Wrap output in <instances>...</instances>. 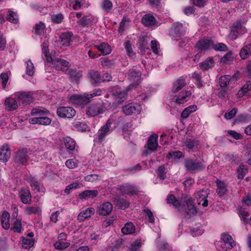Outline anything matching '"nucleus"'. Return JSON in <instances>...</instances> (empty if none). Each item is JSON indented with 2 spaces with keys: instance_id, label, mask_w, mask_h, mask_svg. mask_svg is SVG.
<instances>
[{
  "instance_id": "nucleus-1",
  "label": "nucleus",
  "mask_w": 251,
  "mask_h": 251,
  "mask_svg": "<svg viewBox=\"0 0 251 251\" xmlns=\"http://www.w3.org/2000/svg\"><path fill=\"white\" fill-rule=\"evenodd\" d=\"M166 201L168 203L172 204L177 208L178 211L182 213L187 219H190L198 212L194 199L187 195H183L179 200L176 199L173 195H170Z\"/></svg>"
},
{
  "instance_id": "nucleus-2",
  "label": "nucleus",
  "mask_w": 251,
  "mask_h": 251,
  "mask_svg": "<svg viewBox=\"0 0 251 251\" xmlns=\"http://www.w3.org/2000/svg\"><path fill=\"white\" fill-rule=\"evenodd\" d=\"M101 93V90L99 88L94 90L90 94L73 95L70 97L69 102L77 105H85L90 101V99L95 96H100Z\"/></svg>"
},
{
  "instance_id": "nucleus-3",
  "label": "nucleus",
  "mask_w": 251,
  "mask_h": 251,
  "mask_svg": "<svg viewBox=\"0 0 251 251\" xmlns=\"http://www.w3.org/2000/svg\"><path fill=\"white\" fill-rule=\"evenodd\" d=\"M245 21L239 19L235 21L230 26L229 38L232 41L235 40L239 36L247 32V29L245 26Z\"/></svg>"
},
{
  "instance_id": "nucleus-4",
  "label": "nucleus",
  "mask_w": 251,
  "mask_h": 251,
  "mask_svg": "<svg viewBox=\"0 0 251 251\" xmlns=\"http://www.w3.org/2000/svg\"><path fill=\"white\" fill-rule=\"evenodd\" d=\"M127 75L129 80L132 82V83L129 85L130 89L136 87L141 82L142 72L136 67H133L130 69Z\"/></svg>"
},
{
  "instance_id": "nucleus-5",
  "label": "nucleus",
  "mask_w": 251,
  "mask_h": 251,
  "mask_svg": "<svg viewBox=\"0 0 251 251\" xmlns=\"http://www.w3.org/2000/svg\"><path fill=\"white\" fill-rule=\"evenodd\" d=\"M112 121L108 119L106 124L99 129L96 137L94 139V142L100 144L104 140L105 137L112 131L111 128Z\"/></svg>"
},
{
  "instance_id": "nucleus-6",
  "label": "nucleus",
  "mask_w": 251,
  "mask_h": 251,
  "mask_svg": "<svg viewBox=\"0 0 251 251\" xmlns=\"http://www.w3.org/2000/svg\"><path fill=\"white\" fill-rule=\"evenodd\" d=\"M184 165L187 171L191 173L201 171L205 168L204 165L201 162L190 158H186L184 160Z\"/></svg>"
},
{
  "instance_id": "nucleus-7",
  "label": "nucleus",
  "mask_w": 251,
  "mask_h": 251,
  "mask_svg": "<svg viewBox=\"0 0 251 251\" xmlns=\"http://www.w3.org/2000/svg\"><path fill=\"white\" fill-rule=\"evenodd\" d=\"M57 115L61 118L72 119L76 115V111L71 106H60L56 109Z\"/></svg>"
},
{
  "instance_id": "nucleus-8",
  "label": "nucleus",
  "mask_w": 251,
  "mask_h": 251,
  "mask_svg": "<svg viewBox=\"0 0 251 251\" xmlns=\"http://www.w3.org/2000/svg\"><path fill=\"white\" fill-rule=\"evenodd\" d=\"M29 160L26 148L19 150L16 153L14 161L18 165H26Z\"/></svg>"
},
{
  "instance_id": "nucleus-9",
  "label": "nucleus",
  "mask_w": 251,
  "mask_h": 251,
  "mask_svg": "<svg viewBox=\"0 0 251 251\" xmlns=\"http://www.w3.org/2000/svg\"><path fill=\"white\" fill-rule=\"evenodd\" d=\"M213 46V40L211 37H204L200 39L196 44L195 48L200 51H206L210 50Z\"/></svg>"
},
{
  "instance_id": "nucleus-10",
  "label": "nucleus",
  "mask_w": 251,
  "mask_h": 251,
  "mask_svg": "<svg viewBox=\"0 0 251 251\" xmlns=\"http://www.w3.org/2000/svg\"><path fill=\"white\" fill-rule=\"evenodd\" d=\"M185 33V30L182 24L180 23H174L170 29L169 35L173 37L176 38H180Z\"/></svg>"
},
{
  "instance_id": "nucleus-11",
  "label": "nucleus",
  "mask_w": 251,
  "mask_h": 251,
  "mask_svg": "<svg viewBox=\"0 0 251 251\" xmlns=\"http://www.w3.org/2000/svg\"><path fill=\"white\" fill-rule=\"evenodd\" d=\"M104 110L100 103L90 104L87 107L86 110V115L90 117H93L102 114L104 112Z\"/></svg>"
},
{
  "instance_id": "nucleus-12",
  "label": "nucleus",
  "mask_w": 251,
  "mask_h": 251,
  "mask_svg": "<svg viewBox=\"0 0 251 251\" xmlns=\"http://www.w3.org/2000/svg\"><path fill=\"white\" fill-rule=\"evenodd\" d=\"M19 103L24 105H28L34 100L32 95L29 92H18L15 93Z\"/></svg>"
},
{
  "instance_id": "nucleus-13",
  "label": "nucleus",
  "mask_w": 251,
  "mask_h": 251,
  "mask_svg": "<svg viewBox=\"0 0 251 251\" xmlns=\"http://www.w3.org/2000/svg\"><path fill=\"white\" fill-rule=\"evenodd\" d=\"M119 190L122 195H127L130 196L137 194L138 192V190L135 186L128 183H124L119 185Z\"/></svg>"
},
{
  "instance_id": "nucleus-14",
  "label": "nucleus",
  "mask_w": 251,
  "mask_h": 251,
  "mask_svg": "<svg viewBox=\"0 0 251 251\" xmlns=\"http://www.w3.org/2000/svg\"><path fill=\"white\" fill-rule=\"evenodd\" d=\"M73 34L71 32H64L61 34L59 44L61 46L68 47L70 46L73 42Z\"/></svg>"
},
{
  "instance_id": "nucleus-15",
  "label": "nucleus",
  "mask_w": 251,
  "mask_h": 251,
  "mask_svg": "<svg viewBox=\"0 0 251 251\" xmlns=\"http://www.w3.org/2000/svg\"><path fill=\"white\" fill-rule=\"evenodd\" d=\"M209 194V190L208 189H202L198 192V198L199 204L201 203V205L204 207L208 206V201L207 199L208 195Z\"/></svg>"
},
{
  "instance_id": "nucleus-16",
  "label": "nucleus",
  "mask_w": 251,
  "mask_h": 251,
  "mask_svg": "<svg viewBox=\"0 0 251 251\" xmlns=\"http://www.w3.org/2000/svg\"><path fill=\"white\" fill-rule=\"evenodd\" d=\"M11 156V150L7 144H4L0 148V161L6 163Z\"/></svg>"
},
{
  "instance_id": "nucleus-17",
  "label": "nucleus",
  "mask_w": 251,
  "mask_h": 251,
  "mask_svg": "<svg viewBox=\"0 0 251 251\" xmlns=\"http://www.w3.org/2000/svg\"><path fill=\"white\" fill-rule=\"evenodd\" d=\"M113 209V205L109 202H104L100 205L97 213L100 215L106 216L109 215Z\"/></svg>"
},
{
  "instance_id": "nucleus-18",
  "label": "nucleus",
  "mask_w": 251,
  "mask_h": 251,
  "mask_svg": "<svg viewBox=\"0 0 251 251\" xmlns=\"http://www.w3.org/2000/svg\"><path fill=\"white\" fill-rule=\"evenodd\" d=\"M19 196L24 204H30L31 202V195L29 189L22 188L20 192Z\"/></svg>"
},
{
  "instance_id": "nucleus-19",
  "label": "nucleus",
  "mask_w": 251,
  "mask_h": 251,
  "mask_svg": "<svg viewBox=\"0 0 251 251\" xmlns=\"http://www.w3.org/2000/svg\"><path fill=\"white\" fill-rule=\"evenodd\" d=\"M141 21L146 27H152L157 25V22L155 17L150 14H145L142 18Z\"/></svg>"
},
{
  "instance_id": "nucleus-20",
  "label": "nucleus",
  "mask_w": 251,
  "mask_h": 251,
  "mask_svg": "<svg viewBox=\"0 0 251 251\" xmlns=\"http://www.w3.org/2000/svg\"><path fill=\"white\" fill-rule=\"evenodd\" d=\"M191 94V92L188 90L181 91L176 96L175 102L178 104H184L190 99Z\"/></svg>"
},
{
  "instance_id": "nucleus-21",
  "label": "nucleus",
  "mask_w": 251,
  "mask_h": 251,
  "mask_svg": "<svg viewBox=\"0 0 251 251\" xmlns=\"http://www.w3.org/2000/svg\"><path fill=\"white\" fill-rule=\"evenodd\" d=\"M221 239L223 242L226 250H231L235 246V243L232 237L228 234L222 233Z\"/></svg>"
},
{
  "instance_id": "nucleus-22",
  "label": "nucleus",
  "mask_w": 251,
  "mask_h": 251,
  "mask_svg": "<svg viewBox=\"0 0 251 251\" xmlns=\"http://www.w3.org/2000/svg\"><path fill=\"white\" fill-rule=\"evenodd\" d=\"M52 64L57 70L66 71L69 69V62L62 59H54L52 60Z\"/></svg>"
},
{
  "instance_id": "nucleus-23",
  "label": "nucleus",
  "mask_w": 251,
  "mask_h": 251,
  "mask_svg": "<svg viewBox=\"0 0 251 251\" xmlns=\"http://www.w3.org/2000/svg\"><path fill=\"white\" fill-rule=\"evenodd\" d=\"M99 192L96 190H87L82 192L78 195L79 199L88 200L89 199H94L98 196Z\"/></svg>"
},
{
  "instance_id": "nucleus-24",
  "label": "nucleus",
  "mask_w": 251,
  "mask_h": 251,
  "mask_svg": "<svg viewBox=\"0 0 251 251\" xmlns=\"http://www.w3.org/2000/svg\"><path fill=\"white\" fill-rule=\"evenodd\" d=\"M93 47L95 49H97L103 55L108 54L111 51L110 46L105 42H101L100 44L94 45Z\"/></svg>"
},
{
  "instance_id": "nucleus-25",
  "label": "nucleus",
  "mask_w": 251,
  "mask_h": 251,
  "mask_svg": "<svg viewBox=\"0 0 251 251\" xmlns=\"http://www.w3.org/2000/svg\"><path fill=\"white\" fill-rule=\"evenodd\" d=\"M95 212V210L93 207L88 208L79 213L77 216V220L80 222H83L93 215Z\"/></svg>"
},
{
  "instance_id": "nucleus-26",
  "label": "nucleus",
  "mask_w": 251,
  "mask_h": 251,
  "mask_svg": "<svg viewBox=\"0 0 251 251\" xmlns=\"http://www.w3.org/2000/svg\"><path fill=\"white\" fill-rule=\"evenodd\" d=\"M186 85L185 77L183 76H180L176 81L173 83L172 89V92L176 93Z\"/></svg>"
},
{
  "instance_id": "nucleus-27",
  "label": "nucleus",
  "mask_w": 251,
  "mask_h": 251,
  "mask_svg": "<svg viewBox=\"0 0 251 251\" xmlns=\"http://www.w3.org/2000/svg\"><path fill=\"white\" fill-rule=\"evenodd\" d=\"M63 141L65 148L68 151L70 152L75 151L76 146V143L75 140L70 137L67 136L63 138Z\"/></svg>"
},
{
  "instance_id": "nucleus-28",
  "label": "nucleus",
  "mask_w": 251,
  "mask_h": 251,
  "mask_svg": "<svg viewBox=\"0 0 251 251\" xmlns=\"http://www.w3.org/2000/svg\"><path fill=\"white\" fill-rule=\"evenodd\" d=\"M158 135L156 134H153L150 136L147 141L148 149L151 151H155L157 147Z\"/></svg>"
},
{
  "instance_id": "nucleus-29",
  "label": "nucleus",
  "mask_w": 251,
  "mask_h": 251,
  "mask_svg": "<svg viewBox=\"0 0 251 251\" xmlns=\"http://www.w3.org/2000/svg\"><path fill=\"white\" fill-rule=\"evenodd\" d=\"M139 108V106L137 104L130 103L123 106L122 110L126 115H130L136 112H138Z\"/></svg>"
},
{
  "instance_id": "nucleus-30",
  "label": "nucleus",
  "mask_w": 251,
  "mask_h": 251,
  "mask_svg": "<svg viewBox=\"0 0 251 251\" xmlns=\"http://www.w3.org/2000/svg\"><path fill=\"white\" fill-rule=\"evenodd\" d=\"M88 75L93 84L101 83V75L97 70H91L88 72Z\"/></svg>"
},
{
  "instance_id": "nucleus-31",
  "label": "nucleus",
  "mask_w": 251,
  "mask_h": 251,
  "mask_svg": "<svg viewBox=\"0 0 251 251\" xmlns=\"http://www.w3.org/2000/svg\"><path fill=\"white\" fill-rule=\"evenodd\" d=\"M4 104L7 106L6 109L8 111L16 110L18 106L17 100L10 97L5 100Z\"/></svg>"
},
{
  "instance_id": "nucleus-32",
  "label": "nucleus",
  "mask_w": 251,
  "mask_h": 251,
  "mask_svg": "<svg viewBox=\"0 0 251 251\" xmlns=\"http://www.w3.org/2000/svg\"><path fill=\"white\" fill-rule=\"evenodd\" d=\"M114 204L121 209H125L129 206V203L126 200L116 197L114 200Z\"/></svg>"
},
{
  "instance_id": "nucleus-33",
  "label": "nucleus",
  "mask_w": 251,
  "mask_h": 251,
  "mask_svg": "<svg viewBox=\"0 0 251 251\" xmlns=\"http://www.w3.org/2000/svg\"><path fill=\"white\" fill-rule=\"evenodd\" d=\"M93 20L94 18L90 16H84L77 22V23L82 27H89L93 25Z\"/></svg>"
},
{
  "instance_id": "nucleus-34",
  "label": "nucleus",
  "mask_w": 251,
  "mask_h": 251,
  "mask_svg": "<svg viewBox=\"0 0 251 251\" xmlns=\"http://www.w3.org/2000/svg\"><path fill=\"white\" fill-rule=\"evenodd\" d=\"M50 114L49 111L46 108L42 107H36L32 109L31 111V115L32 116L38 115L41 116H48Z\"/></svg>"
},
{
  "instance_id": "nucleus-35",
  "label": "nucleus",
  "mask_w": 251,
  "mask_h": 251,
  "mask_svg": "<svg viewBox=\"0 0 251 251\" xmlns=\"http://www.w3.org/2000/svg\"><path fill=\"white\" fill-rule=\"evenodd\" d=\"M215 65V62L212 58L206 59L199 64L200 68L203 70L207 71L212 68Z\"/></svg>"
},
{
  "instance_id": "nucleus-36",
  "label": "nucleus",
  "mask_w": 251,
  "mask_h": 251,
  "mask_svg": "<svg viewBox=\"0 0 251 251\" xmlns=\"http://www.w3.org/2000/svg\"><path fill=\"white\" fill-rule=\"evenodd\" d=\"M10 215L6 211L3 212L1 216V223L2 227L5 229H8L10 227V223L9 222Z\"/></svg>"
},
{
  "instance_id": "nucleus-37",
  "label": "nucleus",
  "mask_w": 251,
  "mask_h": 251,
  "mask_svg": "<svg viewBox=\"0 0 251 251\" xmlns=\"http://www.w3.org/2000/svg\"><path fill=\"white\" fill-rule=\"evenodd\" d=\"M251 55V43L244 45L240 51L242 59H245Z\"/></svg>"
},
{
  "instance_id": "nucleus-38",
  "label": "nucleus",
  "mask_w": 251,
  "mask_h": 251,
  "mask_svg": "<svg viewBox=\"0 0 251 251\" xmlns=\"http://www.w3.org/2000/svg\"><path fill=\"white\" fill-rule=\"evenodd\" d=\"M197 109L196 105H191L185 108L181 112L180 116L182 119H187L189 115Z\"/></svg>"
},
{
  "instance_id": "nucleus-39",
  "label": "nucleus",
  "mask_w": 251,
  "mask_h": 251,
  "mask_svg": "<svg viewBox=\"0 0 251 251\" xmlns=\"http://www.w3.org/2000/svg\"><path fill=\"white\" fill-rule=\"evenodd\" d=\"M192 78L195 80V84L197 88H201L203 86L201 73L195 72L192 74Z\"/></svg>"
},
{
  "instance_id": "nucleus-40",
  "label": "nucleus",
  "mask_w": 251,
  "mask_h": 251,
  "mask_svg": "<svg viewBox=\"0 0 251 251\" xmlns=\"http://www.w3.org/2000/svg\"><path fill=\"white\" fill-rule=\"evenodd\" d=\"M74 126L78 131L86 132L90 131L89 126L85 122L75 121L73 123Z\"/></svg>"
},
{
  "instance_id": "nucleus-41",
  "label": "nucleus",
  "mask_w": 251,
  "mask_h": 251,
  "mask_svg": "<svg viewBox=\"0 0 251 251\" xmlns=\"http://www.w3.org/2000/svg\"><path fill=\"white\" fill-rule=\"evenodd\" d=\"M248 172V169L243 164H241L237 169V177L238 179H243Z\"/></svg>"
},
{
  "instance_id": "nucleus-42",
  "label": "nucleus",
  "mask_w": 251,
  "mask_h": 251,
  "mask_svg": "<svg viewBox=\"0 0 251 251\" xmlns=\"http://www.w3.org/2000/svg\"><path fill=\"white\" fill-rule=\"evenodd\" d=\"M113 94L116 97L117 99H118V101L119 102H122L126 99V91H121V90L117 89L114 91Z\"/></svg>"
},
{
  "instance_id": "nucleus-43",
  "label": "nucleus",
  "mask_w": 251,
  "mask_h": 251,
  "mask_svg": "<svg viewBox=\"0 0 251 251\" xmlns=\"http://www.w3.org/2000/svg\"><path fill=\"white\" fill-rule=\"evenodd\" d=\"M199 142L198 140H192L191 139H187L184 142L185 146L192 151L197 150Z\"/></svg>"
},
{
  "instance_id": "nucleus-44",
  "label": "nucleus",
  "mask_w": 251,
  "mask_h": 251,
  "mask_svg": "<svg viewBox=\"0 0 251 251\" xmlns=\"http://www.w3.org/2000/svg\"><path fill=\"white\" fill-rule=\"evenodd\" d=\"M121 230L124 234H131L135 232V227L132 223H127Z\"/></svg>"
},
{
  "instance_id": "nucleus-45",
  "label": "nucleus",
  "mask_w": 251,
  "mask_h": 251,
  "mask_svg": "<svg viewBox=\"0 0 251 251\" xmlns=\"http://www.w3.org/2000/svg\"><path fill=\"white\" fill-rule=\"evenodd\" d=\"M150 40L148 36H142L139 39L138 44L140 49L145 50L149 49L148 42Z\"/></svg>"
},
{
  "instance_id": "nucleus-46",
  "label": "nucleus",
  "mask_w": 251,
  "mask_h": 251,
  "mask_svg": "<svg viewBox=\"0 0 251 251\" xmlns=\"http://www.w3.org/2000/svg\"><path fill=\"white\" fill-rule=\"evenodd\" d=\"M68 75L72 80L75 81H78L82 76L81 72L75 69L69 70Z\"/></svg>"
},
{
  "instance_id": "nucleus-47",
  "label": "nucleus",
  "mask_w": 251,
  "mask_h": 251,
  "mask_svg": "<svg viewBox=\"0 0 251 251\" xmlns=\"http://www.w3.org/2000/svg\"><path fill=\"white\" fill-rule=\"evenodd\" d=\"M217 193L218 195L220 197L225 195L226 193L227 189L225 183L221 181H218L217 182Z\"/></svg>"
},
{
  "instance_id": "nucleus-48",
  "label": "nucleus",
  "mask_w": 251,
  "mask_h": 251,
  "mask_svg": "<svg viewBox=\"0 0 251 251\" xmlns=\"http://www.w3.org/2000/svg\"><path fill=\"white\" fill-rule=\"evenodd\" d=\"M22 246L26 249H30L34 244V240L33 239H28L22 237Z\"/></svg>"
},
{
  "instance_id": "nucleus-49",
  "label": "nucleus",
  "mask_w": 251,
  "mask_h": 251,
  "mask_svg": "<svg viewBox=\"0 0 251 251\" xmlns=\"http://www.w3.org/2000/svg\"><path fill=\"white\" fill-rule=\"evenodd\" d=\"M26 74L29 76H33L35 73L33 64L30 59L26 61Z\"/></svg>"
},
{
  "instance_id": "nucleus-50",
  "label": "nucleus",
  "mask_w": 251,
  "mask_h": 251,
  "mask_svg": "<svg viewBox=\"0 0 251 251\" xmlns=\"http://www.w3.org/2000/svg\"><path fill=\"white\" fill-rule=\"evenodd\" d=\"M101 6L106 12H109L113 8V3L110 0H102Z\"/></svg>"
},
{
  "instance_id": "nucleus-51",
  "label": "nucleus",
  "mask_w": 251,
  "mask_h": 251,
  "mask_svg": "<svg viewBox=\"0 0 251 251\" xmlns=\"http://www.w3.org/2000/svg\"><path fill=\"white\" fill-rule=\"evenodd\" d=\"M129 22V19L128 17L127 16H124L122 21L120 22L119 25V27L118 29V32L119 34H120L121 35H122L124 31L125 30L126 28L125 27L126 25V22Z\"/></svg>"
},
{
  "instance_id": "nucleus-52",
  "label": "nucleus",
  "mask_w": 251,
  "mask_h": 251,
  "mask_svg": "<svg viewBox=\"0 0 251 251\" xmlns=\"http://www.w3.org/2000/svg\"><path fill=\"white\" fill-rule=\"evenodd\" d=\"M230 78V76L227 75L221 76L219 82L220 87L222 88L227 87L229 83Z\"/></svg>"
},
{
  "instance_id": "nucleus-53",
  "label": "nucleus",
  "mask_w": 251,
  "mask_h": 251,
  "mask_svg": "<svg viewBox=\"0 0 251 251\" xmlns=\"http://www.w3.org/2000/svg\"><path fill=\"white\" fill-rule=\"evenodd\" d=\"M167 172V168L165 166H160L157 170L156 173L160 179L164 180L166 177V174Z\"/></svg>"
},
{
  "instance_id": "nucleus-54",
  "label": "nucleus",
  "mask_w": 251,
  "mask_h": 251,
  "mask_svg": "<svg viewBox=\"0 0 251 251\" xmlns=\"http://www.w3.org/2000/svg\"><path fill=\"white\" fill-rule=\"evenodd\" d=\"M100 62L101 65L104 68H111L114 67V63L108 58H101Z\"/></svg>"
},
{
  "instance_id": "nucleus-55",
  "label": "nucleus",
  "mask_w": 251,
  "mask_h": 251,
  "mask_svg": "<svg viewBox=\"0 0 251 251\" xmlns=\"http://www.w3.org/2000/svg\"><path fill=\"white\" fill-rule=\"evenodd\" d=\"M51 119L47 116H41L39 117V125L45 126H49L51 123Z\"/></svg>"
},
{
  "instance_id": "nucleus-56",
  "label": "nucleus",
  "mask_w": 251,
  "mask_h": 251,
  "mask_svg": "<svg viewBox=\"0 0 251 251\" xmlns=\"http://www.w3.org/2000/svg\"><path fill=\"white\" fill-rule=\"evenodd\" d=\"M9 14L7 16V20L9 21V22L13 23V24H17L18 22V16L17 14L12 11H8Z\"/></svg>"
},
{
  "instance_id": "nucleus-57",
  "label": "nucleus",
  "mask_w": 251,
  "mask_h": 251,
  "mask_svg": "<svg viewBox=\"0 0 251 251\" xmlns=\"http://www.w3.org/2000/svg\"><path fill=\"white\" fill-rule=\"evenodd\" d=\"M22 223L19 220L16 219L11 229L15 232L21 233L22 231Z\"/></svg>"
},
{
  "instance_id": "nucleus-58",
  "label": "nucleus",
  "mask_w": 251,
  "mask_h": 251,
  "mask_svg": "<svg viewBox=\"0 0 251 251\" xmlns=\"http://www.w3.org/2000/svg\"><path fill=\"white\" fill-rule=\"evenodd\" d=\"M30 184L34 191H36L37 192L41 191L40 183L35 178L32 177L30 178Z\"/></svg>"
},
{
  "instance_id": "nucleus-59",
  "label": "nucleus",
  "mask_w": 251,
  "mask_h": 251,
  "mask_svg": "<svg viewBox=\"0 0 251 251\" xmlns=\"http://www.w3.org/2000/svg\"><path fill=\"white\" fill-rule=\"evenodd\" d=\"M250 85L248 84V81L242 87V88L239 91L238 95L240 97L243 96L245 95H249L251 94L250 91Z\"/></svg>"
},
{
  "instance_id": "nucleus-60",
  "label": "nucleus",
  "mask_w": 251,
  "mask_h": 251,
  "mask_svg": "<svg viewBox=\"0 0 251 251\" xmlns=\"http://www.w3.org/2000/svg\"><path fill=\"white\" fill-rule=\"evenodd\" d=\"M78 163V161L75 159H70L66 161L65 165L68 168L72 169L77 167Z\"/></svg>"
},
{
  "instance_id": "nucleus-61",
  "label": "nucleus",
  "mask_w": 251,
  "mask_h": 251,
  "mask_svg": "<svg viewBox=\"0 0 251 251\" xmlns=\"http://www.w3.org/2000/svg\"><path fill=\"white\" fill-rule=\"evenodd\" d=\"M45 28V25L42 22H40L38 24H36L34 27L35 33L38 35H41L44 32Z\"/></svg>"
},
{
  "instance_id": "nucleus-62",
  "label": "nucleus",
  "mask_w": 251,
  "mask_h": 251,
  "mask_svg": "<svg viewBox=\"0 0 251 251\" xmlns=\"http://www.w3.org/2000/svg\"><path fill=\"white\" fill-rule=\"evenodd\" d=\"M64 19L63 15L59 13L56 14H53L51 16V20L53 23L60 24L62 23Z\"/></svg>"
},
{
  "instance_id": "nucleus-63",
  "label": "nucleus",
  "mask_w": 251,
  "mask_h": 251,
  "mask_svg": "<svg viewBox=\"0 0 251 251\" xmlns=\"http://www.w3.org/2000/svg\"><path fill=\"white\" fill-rule=\"evenodd\" d=\"M212 49L216 51H225L227 50V46L224 43H219L215 44L213 42V46H212Z\"/></svg>"
},
{
  "instance_id": "nucleus-64",
  "label": "nucleus",
  "mask_w": 251,
  "mask_h": 251,
  "mask_svg": "<svg viewBox=\"0 0 251 251\" xmlns=\"http://www.w3.org/2000/svg\"><path fill=\"white\" fill-rule=\"evenodd\" d=\"M39 211V207L38 206H28L25 208V214L30 215L33 214H37Z\"/></svg>"
}]
</instances>
